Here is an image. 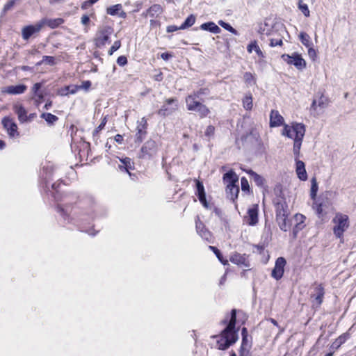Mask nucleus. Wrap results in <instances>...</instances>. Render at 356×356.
Segmentation results:
<instances>
[{"mask_svg": "<svg viewBox=\"0 0 356 356\" xmlns=\"http://www.w3.org/2000/svg\"><path fill=\"white\" fill-rule=\"evenodd\" d=\"M236 321V309H232L230 320L227 327L222 331L220 339L217 341L220 350H224L227 349L232 344L237 341L238 337L235 331Z\"/></svg>", "mask_w": 356, "mask_h": 356, "instance_id": "nucleus-1", "label": "nucleus"}, {"mask_svg": "<svg viewBox=\"0 0 356 356\" xmlns=\"http://www.w3.org/2000/svg\"><path fill=\"white\" fill-rule=\"evenodd\" d=\"M282 134L294 140L293 152L297 159L300 155L302 142L305 134V125L301 123H293L292 126L284 124Z\"/></svg>", "mask_w": 356, "mask_h": 356, "instance_id": "nucleus-2", "label": "nucleus"}, {"mask_svg": "<svg viewBox=\"0 0 356 356\" xmlns=\"http://www.w3.org/2000/svg\"><path fill=\"white\" fill-rule=\"evenodd\" d=\"M202 99L186 96L185 98L186 108L189 111L195 112L201 118H206L209 113V108L201 102Z\"/></svg>", "mask_w": 356, "mask_h": 356, "instance_id": "nucleus-3", "label": "nucleus"}, {"mask_svg": "<svg viewBox=\"0 0 356 356\" xmlns=\"http://www.w3.org/2000/svg\"><path fill=\"white\" fill-rule=\"evenodd\" d=\"M335 226L333 228L334 234L337 238H341L343 232L349 226L348 216L342 213H337L332 220Z\"/></svg>", "mask_w": 356, "mask_h": 356, "instance_id": "nucleus-4", "label": "nucleus"}, {"mask_svg": "<svg viewBox=\"0 0 356 356\" xmlns=\"http://www.w3.org/2000/svg\"><path fill=\"white\" fill-rule=\"evenodd\" d=\"M158 147L156 143L153 140H148L141 147L138 154L140 159L149 160L152 159L157 153Z\"/></svg>", "mask_w": 356, "mask_h": 356, "instance_id": "nucleus-5", "label": "nucleus"}, {"mask_svg": "<svg viewBox=\"0 0 356 356\" xmlns=\"http://www.w3.org/2000/svg\"><path fill=\"white\" fill-rule=\"evenodd\" d=\"M113 33V29L108 25L99 27L95 38L97 47H103L108 41L110 35Z\"/></svg>", "mask_w": 356, "mask_h": 356, "instance_id": "nucleus-6", "label": "nucleus"}, {"mask_svg": "<svg viewBox=\"0 0 356 356\" xmlns=\"http://www.w3.org/2000/svg\"><path fill=\"white\" fill-rule=\"evenodd\" d=\"M177 107V99L176 98H169L165 101L163 105L157 113L161 116H168L175 112Z\"/></svg>", "mask_w": 356, "mask_h": 356, "instance_id": "nucleus-7", "label": "nucleus"}, {"mask_svg": "<svg viewBox=\"0 0 356 356\" xmlns=\"http://www.w3.org/2000/svg\"><path fill=\"white\" fill-rule=\"evenodd\" d=\"M282 58L286 63L294 65L298 70H302L306 67L305 60L298 54H293L292 56L283 54Z\"/></svg>", "mask_w": 356, "mask_h": 356, "instance_id": "nucleus-8", "label": "nucleus"}, {"mask_svg": "<svg viewBox=\"0 0 356 356\" xmlns=\"http://www.w3.org/2000/svg\"><path fill=\"white\" fill-rule=\"evenodd\" d=\"M286 264V259L284 257H278L275 261V267L272 270L271 276L276 280H280L284 272V266Z\"/></svg>", "mask_w": 356, "mask_h": 356, "instance_id": "nucleus-9", "label": "nucleus"}, {"mask_svg": "<svg viewBox=\"0 0 356 356\" xmlns=\"http://www.w3.org/2000/svg\"><path fill=\"white\" fill-rule=\"evenodd\" d=\"M42 28V27L40 22L34 25H29L23 27L22 29V36L23 40H28L31 36L39 33Z\"/></svg>", "mask_w": 356, "mask_h": 356, "instance_id": "nucleus-10", "label": "nucleus"}, {"mask_svg": "<svg viewBox=\"0 0 356 356\" xmlns=\"http://www.w3.org/2000/svg\"><path fill=\"white\" fill-rule=\"evenodd\" d=\"M325 291L322 284H317L314 289V293L311 295V299L314 306L318 307L323 302Z\"/></svg>", "mask_w": 356, "mask_h": 356, "instance_id": "nucleus-11", "label": "nucleus"}, {"mask_svg": "<svg viewBox=\"0 0 356 356\" xmlns=\"http://www.w3.org/2000/svg\"><path fill=\"white\" fill-rule=\"evenodd\" d=\"M318 99H314L313 100L312 104L311 105V108H310L312 111L316 112V115H318V113L317 112L318 107L321 110H323V109L325 108L326 107H327V106L329 104V99H327V97H325L323 94L319 95V93H318Z\"/></svg>", "mask_w": 356, "mask_h": 356, "instance_id": "nucleus-12", "label": "nucleus"}, {"mask_svg": "<svg viewBox=\"0 0 356 356\" xmlns=\"http://www.w3.org/2000/svg\"><path fill=\"white\" fill-rule=\"evenodd\" d=\"M2 124L10 137H16L19 136L17 126L13 120L9 118H4L2 120Z\"/></svg>", "mask_w": 356, "mask_h": 356, "instance_id": "nucleus-13", "label": "nucleus"}, {"mask_svg": "<svg viewBox=\"0 0 356 356\" xmlns=\"http://www.w3.org/2000/svg\"><path fill=\"white\" fill-rule=\"evenodd\" d=\"M13 108L14 112L17 115L18 120L21 123H24L29 121L27 111L22 104H15L13 106Z\"/></svg>", "mask_w": 356, "mask_h": 356, "instance_id": "nucleus-14", "label": "nucleus"}, {"mask_svg": "<svg viewBox=\"0 0 356 356\" xmlns=\"http://www.w3.org/2000/svg\"><path fill=\"white\" fill-rule=\"evenodd\" d=\"M27 90V86L24 84H19L16 86H9L2 88V93H7L9 95H20L25 92Z\"/></svg>", "mask_w": 356, "mask_h": 356, "instance_id": "nucleus-15", "label": "nucleus"}, {"mask_svg": "<svg viewBox=\"0 0 356 356\" xmlns=\"http://www.w3.org/2000/svg\"><path fill=\"white\" fill-rule=\"evenodd\" d=\"M249 225H255L258 222V206L254 204L248 210V215L245 217Z\"/></svg>", "mask_w": 356, "mask_h": 356, "instance_id": "nucleus-16", "label": "nucleus"}, {"mask_svg": "<svg viewBox=\"0 0 356 356\" xmlns=\"http://www.w3.org/2000/svg\"><path fill=\"white\" fill-rule=\"evenodd\" d=\"M284 123L283 117L277 111L272 110L270 115V126L275 127L282 125Z\"/></svg>", "mask_w": 356, "mask_h": 356, "instance_id": "nucleus-17", "label": "nucleus"}, {"mask_svg": "<svg viewBox=\"0 0 356 356\" xmlns=\"http://www.w3.org/2000/svg\"><path fill=\"white\" fill-rule=\"evenodd\" d=\"M40 22L42 25V27H43L44 25H47L51 29H56L64 23V19L63 18H44L41 19Z\"/></svg>", "mask_w": 356, "mask_h": 356, "instance_id": "nucleus-18", "label": "nucleus"}, {"mask_svg": "<svg viewBox=\"0 0 356 356\" xmlns=\"http://www.w3.org/2000/svg\"><path fill=\"white\" fill-rule=\"evenodd\" d=\"M276 219L284 217V216H288L287 208L288 206L284 201H277L275 203Z\"/></svg>", "mask_w": 356, "mask_h": 356, "instance_id": "nucleus-19", "label": "nucleus"}, {"mask_svg": "<svg viewBox=\"0 0 356 356\" xmlns=\"http://www.w3.org/2000/svg\"><path fill=\"white\" fill-rule=\"evenodd\" d=\"M196 187H197V195L198 197L200 202L205 207H207V202L206 200V194L204 192V188L203 184L200 181H197Z\"/></svg>", "mask_w": 356, "mask_h": 356, "instance_id": "nucleus-20", "label": "nucleus"}, {"mask_svg": "<svg viewBox=\"0 0 356 356\" xmlns=\"http://www.w3.org/2000/svg\"><path fill=\"white\" fill-rule=\"evenodd\" d=\"M296 173L298 177L302 180L305 181L307 179V174L305 170V165L303 161L298 160L296 161Z\"/></svg>", "mask_w": 356, "mask_h": 356, "instance_id": "nucleus-21", "label": "nucleus"}, {"mask_svg": "<svg viewBox=\"0 0 356 356\" xmlns=\"http://www.w3.org/2000/svg\"><path fill=\"white\" fill-rule=\"evenodd\" d=\"M223 181L227 184V185H236V183L238 181V177L232 170H231L223 175Z\"/></svg>", "mask_w": 356, "mask_h": 356, "instance_id": "nucleus-22", "label": "nucleus"}, {"mask_svg": "<svg viewBox=\"0 0 356 356\" xmlns=\"http://www.w3.org/2000/svg\"><path fill=\"white\" fill-rule=\"evenodd\" d=\"M226 192L227 197L233 202H234L235 200L238 197L239 188L237 185L227 184Z\"/></svg>", "mask_w": 356, "mask_h": 356, "instance_id": "nucleus-23", "label": "nucleus"}, {"mask_svg": "<svg viewBox=\"0 0 356 356\" xmlns=\"http://www.w3.org/2000/svg\"><path fill=\"white\" fill-rule=\"evenodd\" d=\"M122 165H119V168L121 170H125L127 172L131 175L130 170L134 169V163L131 159L129 157H125L124 159H120Z\"/></svg>", "mask_w": 356, "mask_h": 356, "instance_id": "nucleus-24", "label": "nucleus"}, {"mask_svg": "<svg viewBox=\"0 0 356 356\" xmlns=\"http://www.w3.org/2000/svg\"><path fill=\"white\" fill-rule=\"evenodd\" d=\"M163 12L162 7L159 4H154L151 7H149L147 11L145 16H149L151 17H156L159 15H161Z\"/></svg>", "mask_w": 356, "mask_h": 356, "instance_id": "nucleus-25", "label": "nucleus"}, {"mask_svg": "<svg viewBox=\"0 0 356 356\" xmlns=\"http://www.w3.org/2000/svg\"><path fill=\"white\" fill-rule=\"evenodd\" d=\"M202 30L207 31L213 33H219L221 31V29L212 22H206L202 24L200 27Z\"/></svg>", "mask_w": 356, "mask_h": 356, "instance_id": "nucleus-26", "label": "nucleus"}, {"mask_svg": "<svg viewBox=\"0 0 356 356\" xmlns=\"http://www.w3.org/2000/svg\"><path fill=\"white\" fill-rule=\"evenodd\" d=\"M230 261L237 265H244L245 267L248 266L246 264V257L245 254L234 253L231 256Z\"/></svg>", "mask_w": 356, "mask_h": 356, "instance_id": "nucleus-27", "label": "nucleus"}, {"mask_svg": "<svg viewBox=\"0 0 356 356\" xmlns=\"http://www.w3.org/2000/svg\"><path fill=\"white\" fill-rule=\"evenodd\" d=\"M287 216H284V217L276 219L280 229L284 232L289 230L291 226L290 220L288 219Z\"/></svg>", "mask_w": 356, "mask_h": 356, "instance_id": "nucleus-28", "label": "nucleus"}, {"mask_svg": "<svg viewBox=\"0 0 356 356\" xmlns=\"http://www.w3.org/2000/svg\"><path fill=\"white\" fill-rule=\"evenodd\" d=\"M247 172L251 176V178L258 186L262 187L265 184V179L261 176L256 173L252 170H249Z\"/></svg>", "mask_w": 356, "mask_h": 356, "instance_id": "nucleus-29", "label": "nucleus"}, {"mask_svg": "<svg viewBox=\"0 0 356 356\" xmlns=\"http://www.w3.org/2000/svg\"><path fill=\"white\" fill-rule=\"evenodd\" d=\"M209 94V90L208 88H201L196 91H193V92L188 95L187 96L193 97L195 99H202V97H201L202 96L208 95Z\"/></svg>", "mask_w": 356, "mask_h": 356, "instance_id": "nucleus-30", "label": "nucleus"}, {"mask_svg": "<svg viewBox=\"0 0 356 356\" xmlns=\"http://www.w3.org/2000/svg\"><path fill=\"white\" fill-rule=\"evenodd\" d=\"M242 102H243V108L246 111H250L252 108V106H253L252 95L250 93L246 94L245 95V97H243Z\"/></svg>", "mask_w": 356, "mask_h": 356, "instance_id": "nucleus-31", "label": "nucleus"}, {"mask_svg": "<svg viewBox=\"0 0 356 356\" xmlns=\"http://www.w3.org/2000/svg\"><path fill=\"white\" fill-rule=\"evenodd\" d=\"M145 127L137 126L136 127V142L140 143L143 139L145 138L147 131Z\"/></svg>", "mask_w": 356, "mask_h": 356, "instance_id": "nucleus-32", "label": "nucleus"}, {"mask_svg": "<svg viewBox=\"0 0 356 356\" xmlns=\"http://www.w3.org/2000/svg\"><path fill=\"white\" fill-rule=\"evenodd\" d=\"M318 190V183L316 177H312L311 179V190L310 197L313 200H315L317 192Z\"/></svg>", "mask_w": 356, "mask_h": 356, "instance_id": "nucleus-33", "label": "nucleus"}, {"mask_svg": "<svg viewBox=\"0 0 356 356\" xmlns=\"http://www.w3.org/2000/svg\"><path fill=\"white\" fill-rule=\"evenodd\" d=\"M299 38L302 44L305 45L306 47L313 46L311 38L307 33L305 32H301L299 35Z\"/></svg>", "mask_w": 356, "mask_h": 356, "instance_id": "nucleus-34", "label": "nucleus"}, {"mask_svg": "<svg viewBox=\"0 0 356 356\" xmlns=\"http://www.w3.org/2000/svg\"><path fill=\"white\" fill-rule=\"evenodd\" d=\"M196 229L197 233L201 236L202 238L208 240L210 237V232L204 229L202 223L198 224L196 222Z\"/></svg>", "mask_w": 356, "mask_h": 356, "instance_id": "nucleus-35", "label": "nucleus"}, {"mask_svg": "<svg viewBox=\"0 0 356 356\" xmlns=\"http://www.w3.org/2000/svg\"><path fill=\"white\" fill-rule=\"evenodd\" d=\"M195 16L194 15H189L184 22L179 26V29H186L192 26L195 22Z\"/></svg>", "mask_w": 356, "mask_h": 356, "instance_id": "nucleus-36", "label": "nucleus"}, {"mask_svg": "<svg viewBox=\"0 0 356 356\" xmlns=\"http://www.w3.org/2000/svg\"><path fill=\"white\" fill-rule=\"evenodd\" d=\"M40 117L41 118L45 120V121L50 124H54L58 120L57 116L49 113H43Z\"/></svg>", "mask_w": 356, "mask_h": 356, "instance_id": "nucleus-37", "label": "nucleus"}, {"mask_svg": "<svg viewBox=\"0 0 356 356\" xmlns=\"http://www.w3.org/2000/svg\"><path fill=\"white\" fill-rule=\"evenodd\" d=\"M347 339L346 334H342L332 344L331 348L338 349Z\"/></svg>", "mask_w": 356, "mask_h": 356, "instance_id": "nucleus-38", "label": "nucleus"}, {"mask_svg": "<svg viewBox=\"0 0 356 356\" xmlns=\"http://www.w3.org/2000/svg\"><path fill=\"white\" fill-rule=\"evenodd\" d=\"M43 63L54 66L56 64V58L54 56H44L42 60L38 63L37 65H40Z\"/></svg>", "mask_w": 356, "mask_h": 356, "instance_id": "nucleus-39", "label": "nucleus"}, {"mask_svg": "<svg viewBox=\"0 0 356 356\" xmlns=\"http://www.w3.org/2000/svg\"><path fill=\"white\" fill-rule=\"evenodd\" d=\"M122 10L121 4H116L107 8V13L110 15H116Z\"/></svg>", "mask_w": 356, "mask_h": 356, "instance_id": "nucleus-40", "label": "nucleus"}, {"mask_svg": "<svg viewBox=\"0 0 356 356\" xmlns=\"http://www.w3.org/2000/svg\"><path fill=\"white\" fill-rule=\"evenodd\" d=\"M219 25H220L222 27L225 29L226 30L229 31V32L232 33L234 35H237L238 32L237 31L234 29L229 24L225 22L222 20H220L218 22Z\"/></svg>", "mask_w": 356, "mask_h": 356, "instance_id": "nucleus-41", "label": "nucleus"}, {"mask_svg": "<svg viewBox=\"0 0 356 356\" xmlns=\"http://www.w3.org/2000/svg\"><path fill=\"white\" fill-rule=\"evenodd\" d=\"M298 8L305 17L309 16V10L307 4L303 3L302 0L299 1Z\"/></svg>", "mask_w": 356, "mask_h": 356, "instance_id": "nucleus-42", "label": "nucleus"}, {"mask_svg": "<svg viewBox=\"0 0 356 356\" xmlns=\"http://www.w3.org/2000/svg\"><path fill=\"white\" fill-rule=\"evenodd\" d=\"M245 82L248 85L255 84L254 76L250 72H245L243 76Z\"/></svg>", "mask_w": 356, "mask_h": 356, "instance_id": "nucleus-43", "label": "nucleus"}, {"mask_svg": "<svg viewBox=\"0 0 356 356\" xmlns=\"http://www.w3.org/2000/svg\"><path fill=\"white\" fill-rule=\"evenodd\" d=\"M283 44L282 42V36H280L278 38H271L270 39V46L272 47H276V46H282Z\"/></svg>", "mask_w": 356, "mask_h": 356, "instance_id": "nucleus-44", "label": "nucleus"}, {"mask_svg": "<svg viewBox=\"0 0 356 356\" xmlns=\"http://www.w3.org/2000/svg\"><path fill=\"white\" fill-rule=\"evenodd\" d=\"M67 94H75L79 90H80L79 86L72 85L65 87Z\"/></svg>", "mask_w": 356, "mask_h": 356, "instance_id": "nucleus-45", "label": "nucleus"}, {"mask_svg": "<svg viewBox=\"0 0 356 356\" xmlns=\"http://www.w3.org/2000/svg\"><path fill=\"white\" fill-rule=\"evenodd\" d=\"M120 47H121V42L120 40H117V41L114 42L113 44L111 46V47L108 50V54L112 55Z\"/></svg>", "mask_w": 356, "mask_h": 356, "instance_id": "nucleus-46", "label": "nucleus"}, {"mask_svg": "<svg viewBox=\"0 0 356 356\" xmlns=\"http://www.w3.org/2000/svg\"><path fill=\"white\" fill-rule=\"evenodd\" d=\"M241 190L243 191H249L250 186L248 179L245 177H242L241 179Z\"/></svg>", "mask_w": 356, "mask_h": 356, "instance_id": "nucleus-47", "label": "nucleus"}, {"mask_svg": "<svg viewBox=\"0 0 356 356\" xmlns=\"http://www.w3.org/2000/svg\"><path fill=\"white\" fill-rule=\"evenodd\" d=\"M41 87H42L41 83H36L33 85L31 90L35 96L36 95H38L40 92H42V91H40Z\"/></svg>", "mask_w": 356, "mask_h": 356, "instance_id": "nucleus-48", "label": "nucleus"}, {"mask_svg": "<svg viewBox=\"0 0 356 356\" xmlns=\"http://www.w3.org/2000/svg\"><path fill=\"white\" fill-rule=\"evenodd\" d=\"M252 45L254 46V50L255 51V52L259 57H261V58L264 57L263 52L261 51V50L260 49L259 47L258 46V44L257 43V41H255V40L252 41Z\"/></svg>", "mask_w": 356, "mask_h": 356, "instance_id": "nucleus-49", "label": "nucleus"}, {"mask_svg": "<svg viewBox=\"0 0 356 356\" xmlns=\"http://www.w3.org/2000/svg\"><path fill=\"white\" fill-rule=\"evenodd\" d=\"M15 3V0H9L4 6L3 7V12L6 13L8 10H10L14 6Z\"/></svg>", "mask_w": 356, "mask_h": 356, "instance_id": "nucleus-50", "label": "nucleus"}, {"mask_svg": "<svg viewBox=\"0 0 356 356\" xmlns=\"http://www.w3.org/2000/svg\"><path fill=\"white\" fill-rule=\"evenodd\" d=\"M117 63L120 66H124L127 63V58L124 56H120L117 59Z\"/></svg>", "mask_w": 356, "mask_h": 356, "instance_id": "nucleus-51", "label": "nucleus"}, {"mask_svg": "<svg viewBox=\"0 0 356 356\" xmlns=\"http://www.w3.org/2000/svg\"><path fill=\"white\" fill-rule=\"evenodd\" d=\"M251 347V345L250 343H249L248 340V337H243L242 338V343H241V348H250Z\"/></svg>", "mask_w": 356, "mask_h": 356, "instance_id": "nucleus-52", "label": "nucleus"}, {"mask_svg": "<svg viewBox=\"0 0 356 356\" xmlns=\"http://www.w3.org/2000/svg\"><path fill=\"white\" fill-rule=\"evenodd\" d=\"M215 131V128L212 125H209L207 127L205 130V136L210 137L213 135Z\"/></svg>", "mask_w": 356, "mask_h": 356, "instance_id": "nucleus-53", "label": "nucleus"}, {"mask_svg": "<svg viewBox=\"0 0 356 356\" xmlns=\"http://www.w3.org/2000/svg\"><path fill=\"white\" fill-rule=\"evenodd\" d=\"M307 48H308V55H309V58L314 60L315 58L316 57V50L313 48V46L309 47Z\"/></svg>", "mask_w": 356, "mask_h": 356, "instance_id": "nucleus-54", "label": "nucleus"}, {"mask_svg": "<svg viewBox=\"0 0 356 356\" xmlns=\"http://www.w3.org/2000/svg\"><path fill=\"white\" fill-rule=\"evenodd\" d=\"M106 123V118H104L103 120L102 121L101 124L97 127V128L94 131L93 134H97L99 131L103 129L105 127V124Z\"/></svg>", "mask_w": 356, "mask_h": 356, "instance_id": "nucleus-55", "label": "nucleus"}, {"mask_svg": "<svg viewBox=\"0 0 356 356\" xmlns=\"http://www.w3.org/2000/svg\"><path fill=\"white\" fill-rule=\"evenodd\" d=\"M91 86V82L90 81H84L82 82L81 85L79 86L80 90L83 89L85 90H88Z\"/></svg>", "mask_w": 356, "mask_h": 356, "instance_id": "nucleus-56", "label": "nucleus"}, {"mask_svg": "<svg viewBox=\"0 0 356 356\" xmlns=\"http://www.w3.org/2000/svg\"><path fill=\"white\" fill-rule=\"evenodd\" d=\"M313 208L314 209H316V213L318 215H321L322 213L323 209H322V204H318L317 202H314V204H313Z\"/></svg>", "mask_w": 356, "mask_h": 356, "instance_id": "nucleus-57", "label": "nucleus"}, {"mask_svg": "<svg viewBox=\"0 0 356 356\" xmlns=\"http://www.w3.org/2000/svg\"><path fill=\"white\" fill-rule=\"evenodd\" d=\"M239 356H251L250 353V348H240Z\"/></svg>", "mask_w": 356, "mask_h": 356, "instance_id": "nucleus-58", "label": "nucleus"}, {"mask_svg": "<svg viewBox=\"0 0 356 356\" xmlns=\"http://www.w3.org/2000/svg\"><path fill=\"white\" fill-rule=\"evenodd\" d=\"M209 249H211L215 253V254L216 255V257H218V259H220V257H222V254L217 248H216L214 246H209Z\"/></svg>", "mask_w": 356, "mask_h": 356, "instance_id": "nucleus-59", "label": "nucleus"}, {"mask_svg": "<svg viewBox=\"0 0 356 356\" xmlns=\"http://www.w3.org/2000/svg\"><path fill=\"white\" fill-rule=\"evenodd\" d=\"M177 30H182V29H179V26H177L175 25L168 26L166 29L168 33H172V32L176 31Z\"/></svg>", "mask_w": 356, "mask_h": 356, "instance_id": "nucleus-60", "label": "nucleus"}, {"mask_svg": "<svg viewBox=\"0 0 356 356\" xmlns=\"http://www.w3.org/2000/svg\"><path fill=\"white\" fill-rule=\"evenodd\" d=\"M137 126L143 127L147 128V122L146 118L145 117L142 118L140 121L138 122V125Z\"/></svg>", "mask_w": 356, "mask_h": 356, "instance_id": "nucleus-61", "label": "nucleus"}, {"mask_svg": "<svg viewBox=\"0 0 356 356\" xmlns=\"http://www.w3.org/2000/svg\"><path fill=\"white\" fill-rule=\"evenodd\" d=\"M90 22V18L88 15H83L82 17H81V23L83 24V25H87Z\"/></svg>", "mask_w": 356, "mask_h": 356, "instance_id": "nucleus-62", "label": "nucleus"}, {"mask_svg": "<svg viewBox=\"0 0 356 356\" xmlns=\"http://www.w3.org/2000/svg\"><path fill=\"white\" fill-rule=\"evenodd\" d=\"M161 57L162 59L165 60H168L170 58L172 57V55L168 52H165L161 54Z\"/></svg>", "mask_w": 356, "mask_h": 356, "instance_id": "nucleus-63", "label": "nucleus"}, {"mask_svg": "<svg viewBox=\"0 0 356 356\" xmlns=\"http://www.w3.org/2000/svg\"><path fill=\"white\" fill-rule=\"evenodd\" d=\"M115 140L119 143V144H122V141H123V136L120 134H117L115 136Z\"/></svg>", "mask_w": 356, "mask_h": 356, "instance_id": "nucleus-64", "label": "nucleus"}]
</instances>
